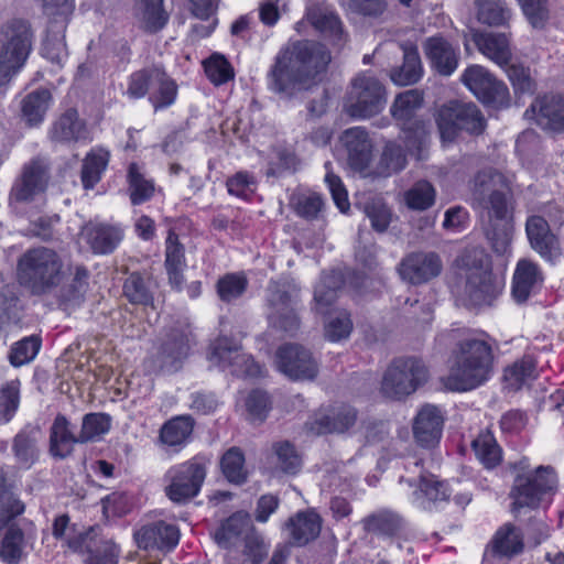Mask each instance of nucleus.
Returning <instances> with one entry per match:
<instances>
[{
	"label": "nucleus",
	"instance_id": "6",
	"mask_svg": "<svg viewBox=\"0 0 564 564\" xmlns=\"http://www.w3.org/2000/svg\"><path fill=\"white\" fill-rule=\"evenodd\" d=\"M517 471L510 497L513 499L511 511L521 508L536 509L557 490V476L553 467L539 466L534 473H525L529 468L528 459H521L512 465Z\"/></svg>",
	"mask_w": 564,
	"mask_h": 564
},
{
	"label": "nucleus",
	"instance_id": "8",
	"mask_svg": "<svg viewBox=\"0 0 564 564\" xmlns=\"http://www.w3.org/2000/svg\"><path fill=\"white\" fill-rule=\"evenodd\" d=\"M435 121L444 143L454 142L462 131L479 135L487 127V120L477 105L458 100L442 105Z\"/></svg>",
	"mask_w": 564,
	"mask_h": 564
},
{
	"label": "nucleus",
	"instance_id": "19",
	"mask_svg": "<svg viewBox=\"0 0 564 564\" xmlns=\"http://www.w3.org/2000/svg\"><path fill=\"white\" fill-rule=\"evenodd\" d=\"M444 416L433 404H424L413 419L412 431L415 442L425 448L435 447L442 436Z\"/></svg>",
	"mask_w": 564,
	"mask_h": 564
},
{
	"label": "nucleus",
	"instance_id": "22",
	"mask_svg": "<svg viewBox=\"0 0 564 564\" xmlns=\"http://www.w3.org/2000/svg\"><path fill=\"white\" fill-rule=\"evenodd\" d=\"M527 236L533 250L542 258L552 261L561 254L557 237L549 223L541 216H531L525 224Z\"/></svg>",
	"mask_w": 564,
	"mask_h": 564
},
{
	"label": "nucleus",
	"instance_id": "21",
	"mask_svg": "<svg viewBox=\"0 0 564 564\" xmlns=\"http://www.w3.org/2000/svg\"><path fill=\"white\" fill-rule=\"evenodd\" d=\"M47 166L39 159L24 165L20 178H18L10 192V199L15 202H29L43 192L47 183Z\"/></svg>",
	"mask_w": 564,
	"mask_h": 564
},
{
	"label": "nucleus",
	"instance_id": "40",
	"mask_svg": "<svg viewBox=\"0 0 564 564\" xmlns=\"http://www.w3.org/2000/svg\"><path fill=\"white\" fill-rule=\"evenodd\" d=\"M150 278L132 272L123 283V296L133 305L148 306L153 304V291Z\"/></svg>",
	"mask_w": 564,
	"mask_h": 564
},
{
	"label": "nucleus",
	"instance_id": "58",
	"mask_svg": "<svg viewBox=\"0 0 564 564\" xmlns=\"http://www.w3.org/2000/svg\"><path fill=\"white\" fill-rule=\"evenodd\" d=\"M364 212L370 219L372 228L384 232L391 221V212L381 198H371L364 205Z\"/></svg>",
	"mask_w": 564,
	"mask_h": 564
},
{
	"label": "nucleus",
	"instance_id": "11",
	"mask_svg": "<svg viewBox=\"0 0 564 564\" xmlns=\"http://www.w3.org/2000/svg\"><path fill=\"white\" fill-rule=\"evenodd\" d=\"M387 101L384 86L375 77L359 75L347 93L345 109L354 118H371L378 115Z\"/></svg>",
	"mask_w": 564,
	"mask_h": 564
},
{
	"label": "nucleus",
	"instance_id": "2",
	"mask_svg": "<svg viewBox=\"0 0 564 564\" xmlns=\"http://www.w3.org/2000/svg\"><path fill=\"white\" fill-rule=\"evenodd\" d=\"M330 59V52L319 42L302 40L290 43L274 57L267 74L268 88L291 100L323 82Z\"/></svg>",
	"mask_w": 564,
	"mask_h": 564
},
{
	"label": "nucleus",
	"instance_id": "44",
	"mask_svg": "<svg viewBox=\"0 0 564 564\" xmlns=\"http://www.w3.org/2000/svg\"><path fill=\"white\" fill-rule=\"evenodd\" d=\"M471 447L476 457L488 469L498 466L502 458V453L494 435L489 432L480 433L473 442Z\"/></svg>",
	"mask_w": 564,
	"mask_h": 564
},
{
	"label": "nucleus",
	"instance_id": "15",
	"mask_svg": "<svg viewBox=\"0 0 564 564\" xmlns=\"http://www.w3.org/2000/svg\"><path fill=\"white\" fill-rule=\"evenodd\" d=\"M206 476L205 467L198 463H185L167 473L171 484L165 488L166 496L177 503L194 498L200 490Z\"/></svg>",
	"mask_w": 564,
	"mask_h": 564
},
{
	"label": "nucleus",
	"instance_id": "62",
	"mask_svg": "<svg viewBox=\"0 0 564 564\" xmlns=\"http://www.w3.org/2000/svg\"><path fill=\"white\" fill-rule=\"evenodd\" d=\"M41 347L39 336H29L18 341L11 349L9 359L15 366H22L34 359Z\"/></svg>",
	"mask_w": 564,
	"mask_h": 564
},
{
	"label": "nucleus",
	"instance_id": "48",
	"mask_svg": "<svg viewBox=\"0 0 564 564\" xmlns=\"http://www.w3.org/2000/svg\"><path fill=\"white\" fill-rule=\"evenodd\" d=\"M12 449L17 462L30 468L39 458L37 438L31 432L21 431L13 438Z\"/></svg>",
	"mask_w": 564,
	"mask_h": 564
},
{
	"label": "nucleus",
	"instance_id": "35",
	"mask_svg": "<svg viewBox=\"0 0 564 564\" xmlns=\"http://www.w3.org/2000/svg\"><path fill=\"white\" fill-rule=\"evenodd\" d=\"M541 280V272L534 262L528 259L520 260L513 274L512 294L514 300L518 303L525 302L534 284Z\"/></svg>",
	"mask_w": 564,
	"mask_h": 564
},
{
	"label": "nucleus",
	"instance_id": "47",
	"mask_svg": "<svg viewBox=\"0 0 564 564\" xmlns=\"http://www.w3.org/2000/svg\"><path fill=\"white\" fill-rule=\"evenodd\" d=\"M494 551L502 556H512L523 550V541L520 530L508 523L501 528L492 541Z\"/></svg>",
	"mask_w": 564,
	"mask_h": 564
},
{
	"label": "nucleus",
	"instance_id": "61",
	"mask_svg": "<svg viewBox=\"0 0 564 564\" xmlns=\"http://www.w3.org/2000/svg\"><path fill=\"white\" fill-rule=\"evenodd\" d=\"M110 417L104 413H89L83 419L82 431L78 435L80 443H86L108 432Z\"/></svg>",
	"mask_w": 564,
	"mask_h": 564
},
{
	"label": "nucleus",
	"instance_id": "32",
	"mask_svg": "<svg viewBox=\"0 0 564 564\" xmlns=\"http://www.w3.org/2000/svg\"><path fill=\"white\" fill-rule=\"evenodd\" d=\"M83 234L95 253H109L121 240V231L105 224H87Z\"/></svg>",
	"mask_w": 564,
	"mask_h": 564
},
{
	"label": "nucleus",
	"instance_id": "50",
	"mask_svg": "<svg viewBox=\"0 0 564 564\" xmlns=\"http://www.w3.org/2000/svg\"><path fill=\"white\" fill-rule=\"evenodd\" d=\"M535 378V362L531 357L524 356L505 370L503 379L511 390H519L528 381Z\"/></svg>",
	"mask_w": 564,
	"mask_h": 564
},
{
	"label": "nucleus",
	"instance_id": "4",
	"mask_svg": "<svg viewBox=\"0 0 564 564\" xmlns=\"http://www.w3.org/2000/svg\"><path fill=\"white\" fill-rule=\"evenodd\" d=\"M455 361L446 380L454 391L471 390L484 383L492 370L491 346L484 339L466 338L457 343Z\"/></svg>",
	"mask_w": 564,
	"mask_h": 564
},
{
	"label": "nucleus",
	"instance_id": "57",
	"mask_svg": "<svg viewBox=\"0 0 564 564\" xmlns=\"http://www.w3.org/2000/svg\"><path fill=\"white\" fill-rule=\"evenodd\" d=\"M207 77L215 84L221 85L234 78V68L221 54H213L204 62Z\"/></svg>",
	"mask_w": 564,
	"mask_h": 564
},
{
	"label": "nucleus",
	"instance_id": "27",
	"mask_svg": "<svg viewBox=\"0 0 564 564\" xmlns=\"http://www.w3.org/2000/svg\"><path fill=\"white\" fill-rule=\"evenodd\" d=\"M361 524L366 533L386 538H399L405 527L403 518L389 509L368 514L361 520Z\"/></svg>",
	"mask_w": 564,
	"mask_h": 564
},
{
	"label": "nucleus",
	"instance_id": "45",
	"mask_svg": "<svg viewBox=\"0 0 564 564\" xmlns=\"http://www.w3.org/2000/svg\"><path fill=\"white\" fill-rule=\"evenodd\" d=\"M66 26L63 23L48 24L47 36L43 43V56L57 65H62V62L67 57L64 42Z\"/></svg>",
	"mask_w": 564,
	"mask_h": 564
},
{
	"label": "nucleus",
	"instance_id": "55",
	"mask_svg": "<svg viewBox=\"0 0 564 564\" xmlns=\"http://www.w3.org/2000/svg\"><path fill=\"white\" fill-rule=\"evenodd\" d=\"M405 200L411 209L425 210L435 202V189L430 182L419 181L405 193Z\"/></svg>",
	"mask_w": 564,
	"mask_h": 564
},
{
	"label": "nucleus",
	"instance_id": "34",
	"mask_svg": "<svg viewBox=\"0 0 564 564\" xmlns=\"http://www.w3.org/2000/svg\"><path fill=\"white\" fill-rule=\"evenodd\" d=\"M405 165L406 156L402 147L393 141H389L383 147L375 169L367 172L365 176L386 178L402 171Z\"/></svg>",
	"mask_w": 564,
	"mask_h": 564
},
{
	"label": "nucleus",
	"instance_id": "23",
	"mask_svg": "<svg viewBox=\"0 0 564 564\" xmlns=\"http://www.w3.org/2000/svg\"><path fill=\"white\" fill-rule=\"evenodd\" d=\"M139 547L144 550H171L180 540L178 529L163 521L142 527L135 534Z\"/></svg>",
	"mask_w": 564,
	"mask_h": 564
},
{
	"label": "nucleus",
	"instance_id": "33",
	"mask_svg": "<svg viewBox=\"0 0 564 564\" xmlns=\"http://www.w3.org/2000/svg\"><path fill=\"white\" fill-rule=\"evenodd\" d=\"M134 8L141 29L148 33L159 32L169 21L163 0H135Z\"/></svg>",
	"mask_w": 564,
	"mask_h": 564
},
{
	"label": "nucleus",
	"instance_id": "39",
	"mask_svg": "<svg viewBox=\"0 0 564 564\" xmlns=\"http://www.w3.org/2000/svg\"><path fill=\"white\" fill-rule=\"evenodd\" d=\"M51 99L50 90L44 88L34 90L23 98L22 117L28 126L34 127L43 121Z\"/></svg>",
	"mask_w": 564,
	"mask_h": 564
},
{
	"label": "nucleus",
	"instance_id": "10",
	"mask_svg": "<svg viewBox=\"0 0 564 564\" xmlns=\"http://www.w3.org/2000/svg\"><path fill=\"white\" fill-rule=\"evenodd\" d=\"M429 379V370L416 357H399L386 369L381 392L391 400H402L414 393Z\"/></svg>",
	"mask_w": 564,
	"mask_h": 564
},
{
	"label": "nucleus",
	"instance_id": "51",
	"mask_svg": "<svg viewBox=\"0 0 564 564\" xmlns=\"http://www.w3.org/2000/svg\"><path fill=\"white\" fill-rule=\"evenodd\" d=\"M220 466L228 481L236 485H241L246 481L245 456L238 447H231L223 455Z\"/></svg>",
	"mask_w": 564,
	"mask_h": 564
},
{
	"label": "nucleus",
	"instance_id": "16",
	"mask_svg": "<svg viewBox=\"0 0 564 564\" xmlns=\"http://www.w3.org/2000/svg\"><path fill=\"white\" fill-rule=\"evenodd\" d=\"M442 270V259L434 251L410 252L398 265L400 278L412 285H420L437 278Z\"/></svg>",
	"mask_w": 564,
	"mask_h": 564
},
{
	"label": "nucleus",
	"instance_id": "29",
	"mask_svg": "<svg viewBox=\"0 0 564 564\" xmlns=\"http://www.w3.org/2000/svg\"><path fill=\"white\" fill-rule=\"evenodd\" d=\"M88 138V130L76 109L66 110L53 124L51 139L58 142L79 141Z\"/></svg>",
	"mask_w": 564,
	"mask_h": 564
},
{
	"label": "nucleus",
	"instance_id": "60",
	"mask_svg": "<svg viewBox=\"0 0 564 564\" xmlns=\"http://www.w3.org/2000/svg\"><path fill=\"white\" fill-rule=\"evenodd\" d=\"M20 382L13 380L7 382L0 389V416L3 422H9L19 408Z\"/></svg>",
	"mask_w": 564,
	"mask_h": 564
},
{
	"label": "nucleus",
	"instance_id": "7",
	"mask_svg": "<svg viewBox=\"0 0 564 564\" xmlns=\"http://www.w3.org/2000/svg\"><path fill=\"white\" fill-rule=\"evenodd\" d=\"M1 35L0 86H3L25 63L32 47V33L26 21L12 19L1 26Z\"/></svg>",
	"mask_w": 564,
	"mask_h": 564
},
{
	"label": "nucleus",
	"instance_id": "1",
	"mask_svg": "<svg viewBox=\"0 0 564 564\" xmlns=\"http://www.w3.org/2000/svg\"><path fill=\"white\" fill-rule=\"evenodd\" d=\"M66 278L64 260L53 248L33 247L18 258V283L33 296L53 295L63 310L77 306L84 301L88 271L77 267L74 276L69 281Z\"/></svg>",
	"mask_w": 564,
	"mask_h": 564
},
{
	"label": "nucleus",
	"instance_id": "37",
	"mask_svg": "<svg viewBox=\"0 0 564 564\" xmlns=\"http://www.w3.org/2000/svg\"><path fill=\"white\" fill-rule=\"evenodd\" d=\"M271 462L275 469L286 475H296L302 468V455L289 441L272 444Z\"/></svg>",
	"mask_w": 564,
	"mask_h": 564
},
{
	"label": "nucleus",
	"instance_id": "43",
	"mask_svg": "<svg viewBox=\"0 0 564 564\" xmlns=\"http://www.w3.org/2000/svg\"><path fill=\"white\" fill-rule=\"evenodd\" d=\"M251 519L246 512H236L230 516L215 533V540L219 545L228 546L235 539L252 530Z\"/></svg>",
	"mask_w": 564,
	"mask_h": 564
},
{
	"label": "nucleus",
	"instance_id": "59",
	"mask_svg": "<svg viewBox=\"0 0 564 564\" xmlns=\"http://www.w3.org/2000/svg\"><path fill=\"white\" fill-rule=\"evenodd\" d=\"M247 285L248 281L246 276L237 273H228L218 280L216 288L220 300L230 302L241 296Z\"/></svg>",
	"mask_w": 564,
	"mask_h": 564
},
{
	"label": "nucleus",
	"instance_id": "53",
	"mask_svg": "<svg viewBox=\"0 0 564 564\" xmlns=\"http://www.w3.org/2000/svg\"><path fill=\"white\" fill-rule=\"evenodd\" d=\"M153 83L159 85L158 93L150 98L153 102L154 109L159 110L172 105L177 94V85L170 76H167L162 67L154 70Z\"/></svg>",
	"mask_w": 564,
	"mask_h": 564
},
{
	"label": "nucleus",
	"instance_id": "31",
	"mask_svg": "<svg viewBox=\"0 0 564 564\" xmlns=\"http://www.w3.org/2000/svg\"><path fill=\"white\" fill-rule=\"evenodd\" d=\"M426 55L433 67L443 76H449L457 67L458 56L453 46L441 37L426 42Z\"/></svg>",
	"mask_w": 564,
	"mask_h": 564
},
{
	"label": "nucleus",
	"instance_id": "9",
	"mask_svg": "<svg viewBox=\"0 0 564 564\" xmlns=\"http://www.w3.org/2000/svg\"><path fill=\"white\" fill-rule=\"evenodd\" d=\"M300 288L291 282H272L268 288V323L275 330L295 335L301 327Z\"/></svg>",
	"mask_w": 564,
	"mask_h": 564
},
{
	"label": "nucleus",
	"instance_id": "42",
	"mask_svg": "<svg viewBox=\"0 0 564 564\" xmlns=\"http://www.w3.org/2000/svg\"><path fill=\"white\" fill-rule=\"evenodd\" d=\"M195 421L191 415H180L167 421L160 431L164 444L177 446L184 444L192 435Z\"/></svg>",
	"mask_w": 564,
	"mask_h": 564
},
{
	"label": "nucleus",
	"instance_id": "63",
	"mask_svg": "<svg viewBox=\"0 0 564 564\" xmlns=\"http://www.w3.org/2000/svg\"><path fill=\"white\" fill-rule=\"evenodd\" d=\"M290 205L300 217L313 220L322 212L323 200L317 195L297 194L292 195Z\"/></svg>",
	"mask_w": 564,
	"mask_h": 564
},
{
	"label": "nucleus",
	"instance_id": "5",
	"mask_svg": "<svg viewBox=\"0 0 564 564\" xmlns=\"http://www.w3.org/2000/svg\"><path fill=\"white\" fill-rule=\"evenodd\" d=\"M465 275L464 294L474 306L491 305L501 291V284L491 272L489 256L482 248H467L456 259Z\"/></svg>",
	"mask_w": 564,
	"mask_h": 564
},
{
	"label": "nucleus",
	"instance_id": "20",
	"mask_svg": "<svg viewBox=\"0 0 564 564\" xmlns=\"http://www.w3.org/2000/svg\"><path fill=\"white\" fill-rule=\"evenodd\" d=\"M340 142L347 151L349 166L364 175L372 159V141L365 128L346 129L340 135Z\"/></svg>",
	"mask_w": 564,
	"mask_h": 564
},
{
	"label": "nucleus",
	"instance_id": "36",
	"mask_svg": "<svg viewBox=\"0 0 564 564\" xmlns=\"http://www.w3.org/2000/svg\"><path fill=\"white\" fill-rule=\"evenodd\" d=\"M356 420V410L349 405H341L330 414L315 420L312 430L316 434L344 433L355 424Z\"/></svg>",
	"mask_w": 564,
	"mask_h": 564
},
{
	"label": "nucleus",
	"instance_id": "49",
	"mask_svg": "<svg viewBox=\"0 0 564 564\" xmlns=\"http://www.w3.org/2000/svg\"><path fill=\"white\" fill-rule=\"evenodd\" d=\"M23 542V531L15 525L9 527L0 542V558L7 564H18L22 558Z\"/></svg>",
	"mask_w": 564,
	"mask_h": 564
},
{
	"label": "nucleus",
	"instance_id": "3",
	"mask_svg": "<svg viewBox=\"0 0 564 564\" xmlns=\"http://www.w3.org/2000/svg\"><path fill=\"white\" fill-rule=\"evenodd\" d=\"M470 195L492 250L505 254L512 236L513 193L508 178L497 170L484 169L470 181Z\"/></svg>",
	"mask_w": 564,
	"mask_h": 564
},
{
	"label": "nucleus",
	"instance_id": "30",
	"mask_svg": "<svg viewBox=\"0 0 564 564\" xmlns=\"http://www.w3.org/2000/svg\"><path fill=\"white\" fill-rule=\"evenodd\" d=\"M80 443L69 430V422L67 419L58 414L50 430V453L53 457L64 459L73 452V446Z\"/></svg>",
	"mask_w": 564,
	"mask_h": 564
},
{
	"label": "nucleus",
	"instance_id": "13",
	"mask_svg": "<svg viewBox=\"0 0 564 564\" xmlns=\"http://www.w3.org/2000/svg\"><path fill=\"white\" fill-rule=\"evenodd\" d=\"M462 82L481 102L494 107L508 105L509 93L507 86L485 67L480 65L469 66L464 72Z\"/></svg>",
	"mask_w": 564,
	"mask_h": 564
},
{
	"label": "nucleus",
	"instance_id": "18",
	"mask_svg": "<svg viewBox=\"0 0 564 564\" xmlns=\"http://www.w3.org/2000/svg\"><path fill=\"white\" fill-rule=\"evenodd\" d=\"M189 340L182 328H172L163 339L158 354L154 357L159 370L175 372L188 356Z\"/></svg>",
	"mask_w": 564,
	"mask_h": 564
},
{
	"label": "nucleus",
	"instance_id": "54",
	"mask_svg": "<svg viewBox=\"0 0 564 564\" xmlns=\"http://www.w3.org/2000/svg\"><path fill=\"white\" fill-rule=\"evenodd\" d=\"M118 550L113 542L98 538L95 543L88 545L87 557L84 564H117Z\"/></svg>",
	"mask_w": 564,
	"mask_h": 564
},
{
	"label": "nucleus",
	"instance_id": "64",
	"mask_svg": "<svg viewBox=\"0 0 564 564\" xmlns=\"http://www.w3.org/2000/svg\"><path fill=\"white\" fill-rule=\"evenodd\" d=\"M529 23L542 29L549 20L547 0H518Z\"/></svg>",
	"mask_w": 564,
	"mask_h": 564
},
{
	"label": "nucleus",
	"instance_id": "41",
	"mask_svg": "<svg viewBox=\"0 0 564 564\" xmlns=\"http://www.w3.org/2000/svg\"><path fill=\"white\" fill-rule=\"evenodd\" d=\"M477 19L489 26H505L511 19V10L505 0H477Z\"/></svg>",
	"mask_w": 564,
	"mask_h": 564
},
{
	"label": "nucleus",
	"instance_id": "26",
	"mask_svg": "<svg viewBox=\"0 0 564 564\" xmlns=\"http://www.w3.org/2000/svg\"><path fill=\"white\" fill-rule=\"evenodd\" d=\"M322 518L314 510L300 511L285 523L294 544L306 545L318 538L322 530Z\"/></svg>",
	"mask_w": 564,
	"mask_h": 564
},
{
	"label": "nucleus",
	"instance_id": "28",
	"mask_svg": "<svg viewBox=\"0 0 564 564\" xmlns=\"http://www.w3.org/2000/svg\"><path fill=\"white\" fill-rule=\"evenodd\" d=\"M404 134V144L409 152L417 160L426 156V151L431 144L432 126L429 120L419 118L399 126Z\"/></svg>",
	"mask_w": 564,
	"mask_h": 564
},
{
	"label": "nucleus",
	"instance_id": "14",
	"mask_svg": "<svg viewBox=\"0 0 564 564\" xmlns=\"http://www.w3.org/2000/svg\"><path fill=\"white\" fill-rule=\"evenodd\" d=\"M279 370L292 380H314L318 362L312 352L299 344H284L276 351Z\"/></svg>",
	"mask_w": 564,
	"mask_h": 564
},
{
	"label": "nucleus",
	"instance_id": "12",
	"mask_svg": "<svg viewBox=\"0 0 564 564\" xmlns=\"http://www.w3.org/2000/svg\"><path fill=\"white\" fill-rule=\"evenodd\" d=\"M208 359L223 369L229 368L237 377H259L261 367L249 355L242 352L240 341L232 337L219 336L209 347Z\"/></svg>",
	"mask_w": 564,
	"mask_h": 564
},
{
	"label": "nucleus",
	"instance_id": "24",
	"mask_svg": "<svg viewBox=\"0 0 564 564\" xmlns=\"http://www.w3.org/2000/svg\"><path fill=\"white\" fill-rule=\"evenodd\" d=\"M473 41L479 52L499 66L505 67L509 64L512 53L506 33L476 32L473 34Z\"/></svg>",
	"mask_w": 564,
	"mask_h": 564
},
{
	"label": "nucleus",
	"instance_id": "17",
	"mask_svg": "<svg viewBox=\"0 0 564 564\" xmlns=\"http://www.w3.org/2000/svg\"><path fill=\"white\" fill-rule=\"evenodd\" d=\"M532 118L536 126L549 133L564 131V98L556 95H544L536 98L524 113Z\"/></svg>",
	"mask_w": 564,
	"mask_h": 564
},
{
	"label": "nucleus",
	"instance_id": "25",
	"mask_svg": "<svg viewBox=\"0 0 564 564\" xmlns=\"http://www.w3.org/2000/svg\"><path fill=\"white\" fill-rule=\"evenodd\" d=\"M399 48L403 54L401 66H395L390 70L391 80L400 86L415 84L422 76V64L417 46L412 42L399 43Z\"/></svg>",
	"mask_w": 564,
	"mask_h": 564
},
{
	"label": "nucleus",
	"instance_id": "52",
	"mask_svg": "<svg viewBox=\"0 0 564 564\" xmlns=\"http://www.w3.org/2000/svg\"><path fill=\"white\" fill-rule=\"evenodd\" d=\"M108 156L109 153L102 150L86 155L82 167V182L86 189L93 188L99 182L107 166Z\"/></svg>",
	"mask_w": 564,
	"mask_h": 564
},
{
	"label": "nucleus",
	"instance_id": "38",
	"mask_svg": "<svg viewBox=\"0 0 564 564\" xmlns=\"http://www.w3.org/2000/svg\"><path fill=\"white\" fill-rule=\"evenodd\" d=\"M423 105V96L416 89H410L397 95L390 112L398 126L419 119L415 112Z\"/></svg>",
	"mask_w": 564,
	"mask_h": 564
},
{
	"label": "nucleus",
	"instance_id": "56",
	"mask_svg": "<svg viewBox=\"0 0 564 564\" xmlns=\"http://www.w3.org/2000/svg\"><path fill=\"white\" fill-rule=\"evenodd\" d=\"M130 199L133 205L148 200L154 192L152 182L147 181L139 172L138 165L131 163L128 172Z\"/></svg>",
	"mask_w": 564,
	"mask_h": 564
},
{
	"label": "nucleus",
	"instance_id": "46",
	"mask_svg": "<svg viewBox=\"0 0 564 564\" xmlns=\"http://www.w3.org/2000/svg\"><path fill=\"white\" fill-rule=\"evenodd\" d=\"M310 23L326 36L340 40L343 28L339 18L332 11L322 7H313L307 11Z\"/></svg>",
	"mask_w": 564,
	"mask_h": 564
}]
</instances>
